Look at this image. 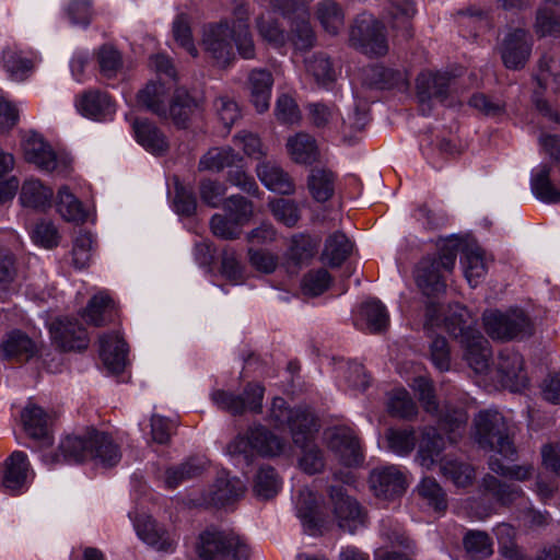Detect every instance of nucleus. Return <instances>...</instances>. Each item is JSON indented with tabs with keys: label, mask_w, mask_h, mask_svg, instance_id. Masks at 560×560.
<instances>
[{
	"label": "nucleus",
	"mask_w": 560,
	"mask_h": 560,
	"mask_svg": "<svg viewBox=\"0 0 560 560\" xmlns=\"http://www.w3.org/2000/svg\"><path fill=\"white\" fill-rule=\"evenodd\" d=\"M66 460L81 463L95 460L104 467L116 466L120 458V446L106 432L91 429L84 436H67L59 445Z\"/></svg>",
	"instance_id": "nucleus-1"
},
{
	"label": "nucleus",
	"mask_w": 560,
	"mask_h": 560,
	"mask_svg": "<svg viewBox=\"0 0 560 560\" xmlns=\"http://www.w3.org/2000/svg\"><path fill=\"white\" fill-rule=\"evenodd\" d=\"M460 247L457 238H448L438 255L423 257L415 270L417 287L427 296H436L446 290L444 272H452Z\"/></svg>",
	"instance_id": "nucleus-2"
},
{
	"label": "nucleus",
	"mask_w": 560,
	"mask_h": 560,
	"mask_svg": "<svg viewBox=\"0 0 560 560\" xmlns=\"http://www.w3.org/2000/svg\"><path fill=\"white\" fill-rule=\"evenodd\" d=\"M196 551L200 560H248L252 555L250 547L240 535L215 527L200 533Z\"/></svg>",
	"instance_id": "nucleus-3"
},
{
	"label": "nucleus",
	"mask_w": 560,
	"mask_h": 560,
	"mask_svg": "<svg viewBox=\"0 0 560 560\" xmlns=\"http://www.w3.org/2000/svg\"><path fill=\"white\" fill-rule=\"evenodd\" d=\"M476 441L485 450L495 451L505 458L516 455V447L504 417L498 411L483 410L475 418Z\"/></svg>",
	"instance_id": "nucleus-4"
},
{
	"label": "nucleus",
	"mask_w": 560,
	"mask_h": 560,
	"mask_svg": "<svg viewBox=\"0 0 560 560\" xmlns=\"http://www.w3.org/2000/svg\"><path fill=\"white\" fill-rule=\"evenodd\" d=\"M230 455H243L246 459L255 454L272 457L279 455L283 450L280 438L262 425L249 428L244 434H238L226 446Z\"/></svg>",
	"instance_id": "nucleus-5"
},
{
	"label": "nucleus",
	"mask_w": 560,
	"mask_h": 560,
	"mask_svg": "<svg viewBox=\"0 0 560 560\" xmlns=\"http://www.w3.org/2000/svg\"><path fill=\"white\" fill-rule=\"evenodd\" d=\"M349 42L352 47L368 56L381 57L388 51L384 25L371 15L362 14L354 20Z\"/></svg>",
	"instance_id": "nucleus-6"
},
{
	"label": "nucleus",
	"mask_w": 560,
	"mask_h": 560,
	"mask_svg": "<svg viewBox=\"0 0 560 560\" xmlns=\"http://www.w3.org/2000/svg\"><path fill=\"white\" fill-rule=\"evenodd\" d=\"M201 47L212 62L221 68L234 59L232 27L226 21L210 23L203 27Z\"/></svg>",
	"instance_id": "nucleus-7"
},
{
	"label": "nucleus",
	"mask_w": 560,
	"mask_h": 560,
	"mask_svg": "<svg viewBox=\"0 0 560 560\" xmlns=\"http://www.w3.org/2000/svg\"><path fill=\"white\" fill-rule=\"evenodd\" d=\"M264 394L265 387L260 383L249 382L242 395L219 389L213 392L212 399L221 409L234 416H241L245 411L261 413Z\"/></svg>",
	"instance_id": "nucleus-8"
},
{
	"label": "nucleus",
	"mask_w": 560,
	"mask_h": 560,
	"mask_svg": "<svg viewBox=\"0 0 560 560\" xmlns=\"http://www.w3.org/2000/svg\"><path fill=\"white\" fill-rule=\"evenodd\" d=\"M328 495L338 526L349 533H354L359 526L366 522L368 514L359 502L348 495L341 486H330Z\"/></svg>",
	"instance_id": "nucleus-9"
},
{
	"label": "nucleus",
	"mask_w": 560,
	"mask_h": 560,
	"mask_svg": "<svg viewBox=\"0 0 560 560\" xmlns=\"http://www.w3.org/2000/svg\"><path fill=\"white\" fill-rule=\"evenodd\" d=\"M533 40L529 32L522 27L510 30L498 46L502 62L510 70L525 68L532 54Z\"/></svg>",
	"instance_id": "nucleus-10"
},
{
	"label": "nucleus",
	"mask_w": 560,
	"mask_h": 560,
	"mask_svg": "<svg viewBox=\"0 0 560 560\" xmlns=\"http://www.w3.org/2000/svg\"><path fill=\"white\" fill-rule=\"evenodd\" d=\"M483 326L492 339L511 340L526 331L529 318L523 312H490L483 314Z\"/></svg>",
	"instance_id": "nucleus-11"
},
{
	"label": "nucleus",
	"mask_w": 560,
	"mask_h": 560,
	"mask_svg": "<svg viewBox=\"0 0 560 560\" xmlns=\"http://www.w3.org/2000/svg\"><path fill=\"white\" fill-rule=\"evenodd\" d=\"M54 342L62 351H82L89 346L86 329L75 318H56L49 326Z\"/></svg>",
	"instance_id": "nucleus-12"
},
{
	"label": "nucleus",
	"mask_w": 560,
	"mask_h": 560,
	"mask_svg": "<svg viewBox=\"0 0 560 560\" xmlns=\"http://www.w3.org/2000/svg\"><path fill=\"white\" fill-rule=\"evenodd\" d=\"M327 446L348 467L359 466L364 460L360 441L354 431L348 427L331 430L327 436Z\"/></svg>",
	"instance_id": "nucleus-13"
},
{
	"label": "nucleus",
	"mask_w": 560,
	"mask_h": 560,
	"mask_svg": "<svg viewBox=\"0 0 560 560\" xmlns=\"http://www.w3.org/2000/svg\"><path fill=\"white\" fill-rule=\"evenodd\" d=\"M498 373L502 385L512 392H520L528 385L523 357L516 351L504 349L500 352Z\"/></svg>",
	"instance_id": "nucleus-14"
},
{
	"label": "nucleus",
	"mask_w": 560,
	"mask_h": 560,
	"mask_svg": "<svg viewBox=\"0 0 560 560\" xmlns=\"http://www.w3.org/2000/svg\"><path fill=\"white\" fill-rule=\"evenodd\" d=\"M362 81L364 84L380 90H397L405 92L409 88L406 71L385 67L384 65H371L363 69Z\"/></svg>",
	"instance_id": "nucleus-15"
},
{
	"label": "nucleus",
	"mask_w": 560,
	"mask_h": 560,
	"mask_svg": "<svg viewBox=\"0 0 560 560\" xmlns=\"http://www.w3.org/2000/svg\"><path fill=\"white\" fill-rule=\"evenodd\" d=\"M370 487L376 497L390 500L405 492L406 480L398 468L386 466L371 471Z\"/></svg>",
	"instance_id": "nucleus-16"
},
{
	"label": "nucleus",
	"mask_w": 560,
	"mask_h": 560,
	"mask_svg": "<svg viewBox=\"0 0 560 560\" xmlns=\"http://www.w3.org/2000/svg\"><path fill=\"white\" fill-rule=\"evenodd\" d=\"M464 352V360L476 373H483L488 370L492 351L489 341L477 329L467 332L459 341Z\"/></svg>",
	"instance_id": "nucleus-17"
},
{
	"label": "nucleus",
	"mask_w": 560,
	"mask_h": 560,
	"mask_svg": "<svg viewBox=\"0 0 560 560\" xmlns=\"http://www.w3.org/2000/svg\"><path fill=\"white\" fill-rule=\"evenodd\" d=\"M39 348L25 332L13 330L0 343L1 355L11 362L25 363L37 355Z\"/></svg>",
	"instance_id": "nucleus-18"
},
{
	"label": "nucleus",
	"mask_w": 560,
	"mask_h": 560,
	"mask_svg": "<svg viewBox=\"0 0 560 560\" xmlns=\"http://www.w3.org/2000/svg\"><path fill=\"white\" fill-rule=\"evenodd\" d=\"M24 155L27 162L34 163L47 172H55L63 161L59 160L56 152L37 133H30L23 142Z\"/></svg>",
	"instance_id": "nucleus-19"
},
{
	"label": "nucleus",
	"mask_w": 560,
	"mask_h": 560,
	"mask_svg": "<svg viewBox=\"0 0 560 560\" xmlns=\"http://www.w3.org/2000/svg\"><path fill=\"white\" fill-rule=\"evenodd\" d=\"M454 77L448 72H421L416 80L417 96L421 103L431 98L444 101Z\"/></svg>",
	"instance_id": "nucleus-20"
},
{
	"label": "nucleus",
	"mask_w": 560,
	"mask_h": 560,
	"mask_svg": "<svg viewBox=\"0 0 560 560\" xmlns=\"http://www.w3.org/2000/svg\"><path fill=\"white\" fill-rule=\"evenodd\" d=\"M245 491L246 486L240 478L221 471L210 489L209 500L215 506H225L240 500Z\"/></svg>",
	"instance_id": "nucleus-21"
},
{
	"label": "nucleus",
	"mask_w": 560,
	"mask_h": 560,
	"mask_svg": "<svg viewBox=\"0 0 560 560\" xmlns=\"http://www.w3.org/2000/svg\"><path fill=\"white\" fill-rule=\"evenodd\" d=\"M201 107V100L191 95L185 88H177L167 109L171 118L178 128H187L191 116Z\"/></svg>",
	"instance_id": "nucleus-22"
},
{
	"label": "nucleus",
	"mask_w": 560,
	"mask_h": 560,
	"mask_svg": "<svg viewBox=\"0 0 560 560\" xmlns=\"http://www.w3.org/2000/svg\"><path fill=\"white\" fill-rule=\"evenodd\" d=\"M77 107L82 115L96 120L105 119L115 112L112 97L106 92L97 89L83 92Z\"/></svg>",
	"instance_id": "nucleus-23"
},
{
	"label": "nucleus",
	"mask_w": 560,
	"mask_h": 560,
	"mask_svg": "<svg viewBox=\"0 0 560 560\" xmlns=\"http://www.w3.org/2000/svg\"><path fill=\"white\" fill-rule=\"evenodd\" d=\"M100 355L107 370L118 374L126 365V342L117 335H103L100 337Z\"/></svg>",
	"instance_id": "nucleus-24"
},
{
	"label": "nucleus",
	"mask_w": 560,
	"mask_h": 560,
	"mask_svg": "<svg viewBox=\"0 0 560 560\" xmlns=\"http://www.w3.org/2000/svg\"><path fill=\"white\" fill-rule=\"evenodd\" d=\"M116 315L114 300L106 292H100L92 296L85 308L82 310V318L90 325L101 327L113 322Z\"/></svg>",
	"instance_id": "nucleus-25"
},
{
	"label": "nucleus",
	"mask_w": 560,
	"mask_h": 560,
	"mask_svg": "<svg viewBox=\"0 0 560 560\" xmlns=\"http://www.w3.org/2000/svg\"><path fill=\"white\" fill-rule=\"evenodd\" d=\"M293 442L299 446H305L306 443L313 442L315 433L319 429V424L315 415L308 409L298 407L293 409V415L288 423Z\"/></svg>",
	"instance_id": "nucleus-26"
},
{
	"label": "nucleus",
	"mask_w": 560,
	"mask_h": 560,
	"mask_svg": "<svg viewBox=\"0 0 560 560\" xmlns=\"http://www.w3.org/2000/svg\"><path fill=\"white\" fill-rule=\"evenodd\" d=\"M287 40L292 45L293 49L299 52H306L315 47L317 36L311 24L308 13H302L292 19L287 34Z\"/></svg>",
	"instance_id": "nucleus-27"
},
{
	"label": "nucleus",
	"mask_w": 560,
	"mask_h": 560,
	"mask_svg": "<svg viewBox=\"0 0 560 560\" xmlns=\"http://www.w3.org/2000/svg\"><path fill=\"white\" fill-rule=\"evenodd\" d=\"M272 84L273 78L268 70L255 69L249 73L247 88L250 102L258 113H264L268 109Z\"/></svg>",
	"instance_id": "nucleus-28"
},
{
	"label": "nucleus",
	"mask_w": 560,
	"mask_h": 560,
	"mask_svg": "<svg viewBox=\"0 0 560 560\" xmlns=\"http://www.w3.org/2000/svg\"><path fill=\"white\" fill-rule=\"evenodd\" d=\"M138 536L159 551L170 552L175 548L174 539L151 516H143L136 523Z\"/></svg>",
	"instance_id": "nucleus-29"
},
{
	"label": "nucleus",
	"mask_w": 560,
	"mask_h": 560,
	"mask_svg": "<svg viewBox=\"0 0 560 560\" xmlns=\"http://www.w3.org/2000/svg\"><path fill=\"white\" fill-rule=\"evenodd\" d=\"M132 129L137 141L154 154H164L168 150L165 135L148 119H135Z\"/></svg>",
	"instance_id": "nucleus-30"
},
{
	"label": "nucleus",
	"mask_w": 560,
	"mask_h": 560,
	"mask_svg": "<svg viewBox=\"0 0 560 560\" xmlns=\"http://www.w3.org/2000/svg\"><path fill=\"white\" fill-rule=\"evenodd\" d=\"M243 156L231 147H215L209 149L200 159L199 171L220 173L225 168L238 166Z\"/></svg>",
	"instance_id": "nucleus-31"
},
{
	"label": "nucleus",
	"mask_w": 560,
	"mask_h": 560,
	"mask_svg": "<svg viewBox=\"0 0 560 560\" xmlns=\"http://www.w3.org/2000/svg\"><path fill=\"white\" fill-rule=\"evenodd\" d=\"M257 176L269 189L282 195H291L295 185L291 176L279 165L271 162H264L257 166Z\"/></svg>",
	"instance_id": "nucleus-32"
},
{
	"label": "nucleus",
	"mask_w": 560,
	"mask_h": 560,
	"mask_svg": "<svg viewBox=\"0 0 560 560\" xmlns=\"http://www.w3.org/2000/svg\"><path fill=\"white\" fill-rule=\"evenodd\" d=\"M26 433L36 440H46L48 444V425L51 417L37 405L28 404L21 415Z\"/></svg>",
	"instance_id": "nucleus-33"
},
{
	"label": "nucleus",
	"mask_w": 560,
	"mask_h": 560,
	"mask_svg": "<svg viewBox=\"0 0 560 560\" xmlns=\"http://www.w3.org/2000/svg\"><path fill=\"white\" fill-rule=\"evenodd\" d=\"M317 508L315 493L307 488L300 490L296 503L298 515L311 535L320 533L323 522L318 515Z\"/></svg>",
	"instance_id": "nucleus-34"
},
{
	"label": "nucleus",
	"mask_w": 560,
	"mask_h": 560,
	"mask_svg": "<svg viewBox=\"0 0 560 560\" xmlns=\"http://www.w3.org/2000/svg\"><path fill=\"white\" fill-rule=\"evenodd\" d=\"M287 148L295 163L312 164L318 160L319 151L316 140L308 133L299 132L288 139Z\"/></svg>",
	"instance_id": "nucleus-35"
},
{
	"label": "nucleus",
	"mask_w": 560,
	"mask_h": 560,
	"mask_svg": "<svg viewBox=\"0 0 560 560\" xmlns=\"http://www.w3.org/2000/svg\"><path fill=\"white\" fill-rule=\"evenodd\" d=\"M535 31L540 37L560 34V2L546 0L536 14Z\"/></svg>",
	"instance_id": "nucleus-36"
},
{
	"label": "nucleus",
	"mask_w": 560,
	"mask_h": 560,
	"mask_svg": "<svg viewBox=\"0 0 560 560\" xmlns=\"http://www.w3.org/2000/svg\"><path fill=\"white\" fill-rule=\"evenodd\" d=\"M52 195L50 187L38 179H30L24 182L20 199L23 206L44 211L51 206Z\"/></svg>",
	"instance_id": "nucleus-37"
},
{
	"label": "nucleus",
	"mask_w": 560,
	"mask_h": 560,
	"mask_svg": "<svg viewBox=\"0 0 560 560\" xmlns=\"http://www.w3.org/2000/svg\"><path fill=\"white\" fill-rule=\"evenodd\" d=\"M481 485L485 492L502 505L513 504L523 497V491L518 486L503 482L490 474L482 478Z\"/></svg>",
	"instance_id": "nucleus-38"
},
{
	"label": "nucleus",
	"mask_w": 560,
	"mask_h": 560,
	"mask_svg": "<svg viewBox=\"0 0 560 560\" xmlns=\"http://www.w3.org/2000/svg\"><path fill=\"white\" fill-rule=\"evenodd\" d=\"M315 16L322 27L331 35H337L345 24V13L335 0H322L315 7Z\"/></svg>",
	"instance_id": "nucleus-39"
},
{
	"label": "nucleus",
	"mask_w": 560,
	"mask_h": 560,
	"mask_svg": "<svg viewBox=\"0 0 560 560\" xmlns=\"http://www.w3.org/2000/svg\"><path fill=\"white\" fill-rule=\"evenodd\" d=\"M353 245L342 232H335L326 238L322 258L330 267L341 266L352 253Z\"/></svg>",
	"instance_id": "nucleus-40"
},
{
	"label": "nucleus",
	"mask_w": 560,
	"mask_h": 560,
	"mask_svg": "<svg viewBox=\"0 0 560 560\" xmlns=\"http://www.w3.org/2000/svg\"><path fill=\"white\" fill-rule=\"evenodd\" d=\"M319 241L310 235L299 234L291 238L288 264L300 267L307 264L316 254Z\"/></svg>",
	"instance_id": "nucleus-41"
},
{
	"label": "nucleus",
	"mask_w": 560,
	"mask_h": 560,
	"mask_svg": "<svg viewBox=\"0 0 560 560\" xmlns=\"http://www.w3.org/2000/svg\"><path fill=\"white\" fill-rule=\"evenodd\" d=\"M205 470V460L198 457H189L186 462L166 469L165 482L168 488H176L183 481L201 476Z\"/></svg>",
	"instance_id": "nucleus-42"
},
{
	"label": "nucleus",
	"mask_w": 560,
	"mask_h": 560,
	"mask_svg": "<svg viewBox=\"0 0 560 560\" xmlns=\"http://www.w3.org/2000/svg\"><path fill=\"white\" fill-rule=\"evenodd\" d=\"M387 10L392 18L393 28L400 30L405 39L411 38V19L416 13L413 2L410 0H389Z\"/></svg>",
	"instance_id": "nucleus-43"
},
{
	"label": "nucleus",
	"mask_w": 560,
	"mask_h": 560,
	"mask_svg": "<svg viewBox=\"0 0 560 560\" xmlns=\"http://www.w3.org/2000/svg\"><path fill=\"white\" fill-rule=\"evenodd\" d=\"M468 415L463 408L445 406L439 416L440 428L448 434L451 443L457 442L466 429Z\"/></svg>",
	"instance_id": "nucleus-44"
},
{
	"label": "nucleus",
	"mask_w": 560,
	"mask_h": 560,
	"mask_svg": "<svg viewBox=\"0 0 560 560\" xmlns=\"http://www.w3.org/2000/svg\"><path fill=\"white\" fill-rule=\"evenodd\" d=\"M138 104L158 115L167 119V108L165 106V89L158 82H150L137 94Z\"/></svg>",
	"instance_id": "nucleus-45"
},
{
	"label": "nucleus",
	"mask_w": 560,
	"mask_h": 560,
	"mask_svg": "<svg viewBox=\"0 0 560 560\" xmlns=\"http://www.w3.org/2000/svg\"><path fill=\"white\" fill-rule=\"evenodd\" d=\"M466 553L475 560H485L493 553V541L487 532L468 530L463 537Z\"/></svg>",
	"instance_id": "nucleus-46"
},
{
	"label": "nucleus",
	"mask_w": 560,
	"mask_h": 560,
	"mask_svg": "<svg viewBox=\"0 0 560 560\" xmlns=\"http://www.w3.org/2000/svg\"><path fill=\"white\" fill-rule=\"evenodd\" d=\"M441 471L445 478L460 488L472 485L475 479V469L471 465L451 457L441 460Z\"/></svg>",
	"instance_id": "nucleus-47"
},
{
	"label": "nucleus",
	"mask_w": 560,
	"mask_h": 560,
	"mask_svg": "<svg viewBox=\"0 0 560 560\" xmlns=\"http://www.w3.org/2000/svg\"><path fill=\"white\" fill-rule=\"evenodd\" d=\"M308 189L318 202L330 199L335 191V174L326 168H314L307 180Z\"/></svg>",
	"instance_id": "nucleus-48"
},
{
	"label": "nucleus",
	"mask_w": 560,
	"mask_h": 560,
	"mask_svg": "<svg viewBox=\"0 0 560 560\" xmlns=\"http://www.w3.org/2000/svg\"><path fill=\"white\" fill-rule=\"evenodd\" d=\"M305 68L319 85L326 86L336 80L332 61L324 52H317L305 60Z\"/></svg>",
	"instance_id": "nucleus-49"
},
{
	"label": "nucleus",
	"mask_w": 560,
	"mask_h": 560,
	"mask_svg": "<svg viewBox=\"0 0 560 560\" xmlns=\"http://www.w3.org/2000/svg\"><path fill=\"white\" fill-rule=\"evenodd\" d=\"M445 447L443 436L434 428H425L418 451L421 465L430 467Z\"/></svg>",
	"instance_id": "nucleus-50"
},
{
	"label": "nucleus",
	"mask_w": 560,
	"mask_h": 560,
	"mask_svg": "<svg viewBox=\"0 0 560 560\" xmlns=\"http://www.w3.org/2000/svg\"><path fill=\"white\" fill-rule=\"evenodd\" d=\"M28 463L23 452H13L5 462V474L3 485L5 488L15 490L24 483Z\"/></svg>",
	"instance_id": "nucleus-51"
},
{
	"label": "nucleus",
	"mask_w": 560,
	"mask_h": 560,
	"mask_svg": "<svg viewBox=\"0 0 560 560\" xmlns=\"http://www.w3.org/2000/svg\"><path fill=\"white\" fill-rule=\"evenodd\" d=\"M550 172L549 165H542L532 178V189L544 202L555 203L560 201V190L551 183Z\"/></svg>",
	"instance_id": "nucleus-52"
},
{
	"label": "nucleus",
	"mask_w": 560,
	"mask_h": 560,
	"mask_svg": "<svg viewBox=\"0 0 560 560\" xmlns=\"http://www.w3.org/2000/svg\"><path fill=\"white\" fill-rule=\"evenodd\" d=\"M280 481L275 468L261 467L254 480L253 491L260 500H270L278 493Z\"/></svg>",
	"instance_id": "nucleus-53"
},
{
	"label": "nucleus",
	"mask_w": 560,
	"mask_h": 560,
	"mask_svg": "<svg viewBox=\"0 0 560 560\" xmlns=\"http://www.w3.org/2000/svg\"><path fill=\"white\" fill-rule=\"evenodd\" d=\"M256 28L261 39L272 47L281 48L285 45V31L277 19L260 15L256 19Z\"/></svg>",
	"instance_id": "nucleus-54"
},
{
	"label": "nucleus",
	"mask_w": 560,
	"mask_h": 560,
	"mask_svg": "<svg viewBox=\"0 0 560 560\" xmlns=\"http://www.w3.org/2000/svg\"><path fill=\"white\" fill-rule=\"evenodd\" d=\"M387 409L390 416L410 420L417 415L416 402L404 388L390 393Z\"/></svg>",
	"instance_id": "nucleus-55"
},
{
	"label": "nucleus",
	"mask_w": 560,
	"mask_h": 560,
	"mask_svg": "<svg viewBox=\"0 0 560 560\" xmlns=\"http://www.w3.org/2000/svg\"><path fill=\"white\" fill-rule=\"evenodd\" d=\"M56 207L60 215L67 221L80 222L85 219L81 202L70 192L68 187H61L58 190Z\"/></svg>",
	"instance_id": "nucleus-56"
},
{
	"label": "nucleus",
	"mask_w": 560,
	"mask_h": 560,
	"mask_svg": "<svg viewBox=\"0 0 560 560\" xmlns=\"http://www.w3.org/2000/svg\"><path fill=\"white\" fill-rule=\"evenodd\" d=\"M2 59L3 67L10 77L16 81L25 80L34 68L31 59L23 58L20 52L11 48L3 51Z\"/></svg>",
	"instance_id": "nucleus-57"
},
{
	"label": "nucleus",
	"mask_w": 560,
	"mask_h": 560,
	"mask_svg": "<svg viewBox=\"0 0 560 560\" xmlns=\"http://www.w3.org/2000/svg\"><path fill=\"white\" fill-rule=\"evenodd\" d=\"M362 315L372 332H381L387 328L389 316L386 307L378 300L368 301L362 305Z\"/></svg>",
	"instance_id": "nucleus-58"
},
{
	"label": "nucleus",
	"mask_w": 560,
	"mask_h": 560,
	"mask_svg": "<svg viewBox=\"0 0 560 560\" xmlns=\"http://www.w3.org/2000/svg\"><path fill=\"white\" fill-rule=\"evenodd\" d=\"M385 438L388 448L398 455H408L416 446V435L411 429L389 428L386 431Z\"/></svg>",
	"instance_id": "nucleus-59"
},
{
	"label": "nucleus",
	"mask_w": 560,
	"mask_h": 560,
	"mask_svg": "<svg viewBox=\"0 0 560 560\" xmlns=\"http://www.w3.org/2000/svg\"><path fill=\"white\" fill-rule=\"evenodd\" d=\"M419 495L427 500L429 505L438 512H444L447 509V499L444 490L432 477H424L418 486Z\"/></svg>",
	"instance_id": "nucleus-60"
},
{
	"label": "nucleus",
	"mask_w": 560,
	"mask_h": 560,
	"mask_svg": "<svg viewBox=\"0 0 560 560\" xmlns=\"http://www.w3.org/2000/svg\"><path fill=\"white\" fill-rule=\"evenodd\" d=\"M445 328L454 339L458 342L466 337L470 330H477L468 323V311L460 305H456L452 308L451 313L446 316Z\"/></svg>",
	"instance_id": "nucleus-61"
},
{
	"label": "nucleus",
	"mask_w": 560,
	"mask_h": 560,
	"mask_svg": "<svg viewBox=\"0 0 560 560\" xmlns=\"http://www.w3.org/2000/svg\"><path fill=\"white\" fill-rule=\"evenodd\" d=\"M232 39L235 42L238 54L245 59L255 57V45L249 26L242 18L232 27Z\"/></svg>",
	"instance_id": "nucleus-62"
},
{
	"label": "nucleus",
	"mask_w": 560,
	"mask_h": 560,
	"mask_svg": "<svg viewBox=\"0 0 560 560\" xmlns=\"http://www.w3.org/2000/svg\"><path fill=\"white\" fill-rule=\"evenodd\" d=\"M198 191L203 203L211 208H218L226 192V187L218 179L206 177L200 179Z\"/></svg>",
	"instance_id": "nucleus-63"
},
{
	"label": "nucleus",
	"mask_w": 560,
	"mask_h": 560,
	"mask_svg": "<svg viewBox=\"0 0 560 560\" xmlns=\"http://www.w3.org/2000/svg\"><path fill=\"white\" fill-rule=\"evenodd\" d=\"M31 236L35 244L47 249L57 247L60 241V235L56 225L46 220H42L34 225Z\"/></svg>",
	"instance_id": "nucleus-64"
}]
</instances>
